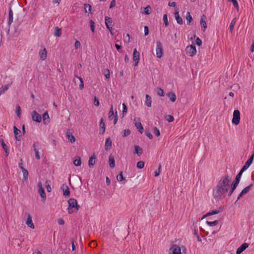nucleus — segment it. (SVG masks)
<instances>
[{"mask_svg":"<svg viewBox=\"0 0 254 254\" xmlns=\"http://www.w3.org/2000/svg\"><path fill=\"white\" fill-rule=\"evenodd\" d=\"M230 178L228 175L222 177L218 182L216 187L213 188V196L216 201L223 199L225 194L228 192Z\"/></svg>","mask_w":254,"mask_h":254,"instance_id":"1","label":"nucleus"},{"mask_svg":"<svg viewBox=\"0 0 254 254\" xmlns=\"http://www.w3.org/2000/svg\"><path fill=\"white\" fill-rule=\"evenodd\" d=\"M68 207L67 208L68 213H72L74 211L77 212L80 207L78 204L77 200L74 198H70L68 200Z\"/></svg>","mask_w":254,"mask_h":254,"instance_id":"2","label":"nucleus"},{"mask_svg":"<svg viewBox=\"0 0 254 254\" xmlns=\"http://www.w3.org/2000/svg\"><path fill=\"white\" fill-rule=\"evenodd\" d=\"M240 120V112L238 110H234L233 115L232 122L233 124L237 125L239 124Z\"/></svg>","mask_w":254,"mask_h":254,"instance_id":"3","label":"nucleus"},{"mask_svg":"<svg viewBox=\"0 0 254 254\" xmlns=\"http://www.w3.org/2000/svg\"><path fill=\"white\" fill-rule=\"evenodd\" d=\"M156 57L158 58H161L163 55V46L162 44L160 41L156 42Z\"/></svg>","mask_w":254,"mask_h":254,"instance_id":"4","label":"nucleus"},{"mask_svg":"<svg viewBox=\"0 0 254 254\" xmlns=\"http://www.w3.org/2000/svg\"><path fill=\"white\" fill-rule=\"evenodd\" d=\"M186 50L187 54L191 57L193 56L196 53L195 46L194 44L187 46Z\"/></svg>","mask_w":254,"mask_h":254,"instance_id":"5","label":"nucleus"},{"mask_svg":"<svg viewBox=\"0 0 254 254\" xmlns=\"http://www.w3.org/2000/svg\"><path fill=\"white\" fill-rule=\"evenodd\" d=\"M38 192L41 195L42 198V201L45 202L46 199V195L44 190V189L42 187V183L41 182H39L38 184Z\"/></svg>","mask_w":254,"mask_h":254,"instance_id":"6","label":"nucleus"},{"mask_svg":"<svg viewBox=\"0 0 254 254\" xmlns=\"http://www.w3.org/2000/svg\"><path fill=\"white\" fill-rule=\"evenodd\" d=\"M105 24L107 28L110 31L111 34L113 35L114 34L112 32V18L108 16H106L105 18Z\"/></svg>","mask_w":254,"mask_h":254,"instance_id":"7","label":"nucleus"},{"mask_svg":"<svg viewBox=\"0 0 254 254\" xmlns=\"http://www.w3.org/2000/svg\"><path fill=\"white\" fill-rule=\"evenodd\" d=\"M32 121L36 123H40L42 121V117L40 114L36 111H33L31 113Z\"/></svg>","mask_w":254,"mask_h":254,"instance_id":"8","label":"nucleus"},{"mask_svg":"<svg viewBox=\"0 0 254 254\" xmlns=\"http://www.w3.org/2000/svg\"><path fill=\"white\" fill-rule=\"evenodd\" d=\"M140 59V53L138 52L136 49L133 50V60L134 62V66H137L138 64Z\"/></svg>","mask_w":254,"mask_h":254,"instance_id":"9","label":"nucleus"},{"mask_svg":"<svg viewBox=\"0 0 254 254\" xmlns=\"http://www.w3.org/2000/svg\"><path fill=\"white\" fill-rule=\"evenodd\" d=\"M170 251L172 252L170 254H182L181 248L177 245H173L170 249Z\"/></svg>","mask_w":254,"mask_h":254,"instance_id":"10","label":"nucleus"},{"mask_svg":"<svg viewBox=\"0 0 254 254\" xmlns=\"http://www.w3.org/2000/svg\"><path fill=\"white\" fill-rule=\"evenodd\" d=\"M206 19V15L204 14H202L201 16L200 23V25L201 26V29L204 32L205 31V29L207 28V24H206V23L205 21Z\"/></svg>","mask_w":254,"mask_h":254,"instance_id":"11","label":"nucleus"},{"mask_svg":"<svg viewBox=\"0 0 254 254\" xmlns=\"http://www.w3.org/2000/svg\"><path fill=\"white\" fill-rule=\"evenodd\" d=\"M13 132L15 139L17 141L20 140L22 137L21 131L14 126L13 127Z\"/></svg>","mask_w":254,"mask_h":254,"instance_id":"12","label":"nucleus"},{"mask_svg":"<svg viewBox=\"0 0 254 254\" xmlns=\"http://www.w3.org/2000/svg\"><path fill=\"white\" fill-rule=\"evenodd\" d=\"M61 188L63 191V195L65 197H69L70 191L68 186L65 184H63Z\"/></svg>","mask_w":254,"mask_h":254,"instance_id":"13","label":"nucleus"},{"mask_svg":"<svg viewBox=\"0 0 254 254\" xmlns=\"http://www.w3.org/2000/svg\"><path fill=\"white\" fill-rule=\"evenodd\" d=\"M249 247V244L248 243H243L242 244L236 251V254H240L243 251H244L248 247Z\"/></svg>","mask_w":254,"mask_h":254,"instance_id":"14","label":"nucleus"},{"mask_svg":"<svg viewBox=\"0 0 254 254\" xmlns=\"http://www.w3.org/2000/svg\"><path fill=\"white\" fill-rule=\"evenodd\" d=\"M99 126V133L100 134H103L105 131V125L104 123V119L102 118L100 120Z\"/></svg>","mask_w":254,"mask_h":254,"instance_id":"15","label":"nucleus"},{"mask_svg":"<svg viewBox=\"0 0 254 254\" xmlns=\"http://www.w3.org/2000/svg\"><path fill=\"white\" fill-rule=\"evenodd\" d=\"M27 215V219L26 221V224L31 228L34 229V225L33 223L32 222V217L30 216V215L28 213L26 214Z\"/></svg>","mask_w":254,"mask_h":254,"instance_id":"16","label":"nucleus"},{"mask_svg":"<svg viewBox=\"0 0 254 254\" xmlns=\"http://www.w3.org/2000/svg\"><path fill=\"white\" fill-rule=\"evenodd\" d=\"M112 148V141L110 137L107 138L106 139L105 144V149L106 151H108L110 150Z\"/></svg>","mask_w":254,"mask_h":254,"instance_id":"17","label":"nucleus"},{"mask_svg":"<svg viewBox=\"0 0 254 254\" xmlns=\"http://www.w3.org/2000/svg\"><path fill=\"white\" fill-rule=\"evenodd\" d=\"M96 158V155L95 154H93V155L89 158V161H88V166L89 168H93L96 162L95 159Z\"/></svg>","mask_w":254,"mask_h":254,"instance_id":"18","label":"nucleus"},{"mask_svg":"<svg viewBox=\"0 0 254 254\" xmlns=\"http://www.w3.org/2000/svg\"><path fill=\"white\" fill-rule=\"evenodd\" d=\"M42 118L44 124L47 125L50 123V120L49 114L47 112L44 113V114L42 115Z\"/></svg>","mask_w":254,"mask_h":254,"instance_id":"19","label":"nucleus"},{"mask_svg":"<svg viewBox=\"0 0 254 254\" xmlns=\"http://www.w3.org/2000/svg\"><path fill=\"white\" fill-rule=\"evenodd\" d=\"M174 16L177 21V22L179 24L181 25L183 24V19H182V17L180 16L178 11H176L174 12Z\"/></svg>","mask_w":254,"mask_h":254,"instance_id":"20","label":"nucleus"},{"mask_svg":"<svg viewBox=\"0 0 254 254\" xmlns=\"http://www.w3.org/2000/svg\"><path fill=\"white\" fill-rule=\"evenodd\" d=\"M134 154H136L138 156H140L142 154L143 150L141 147L138 145H134Z\"/></svg>","mask_w":254,"mask_h":254,"instance_id":"21","label":"nucleus"},{"mask_svg":"<svg viewBox=\"0 0 254 254\" xmlns=\"http://www.w3.org/2000/svg\"><path fill=\"white\" fill-rule=\"evenodd\" d=\"M109 166L111 168H113L115 167V158H114V157L112 155H110L109 156Z\"/></svg>","mask_w":254,"mask_h":254,"instance_id":"22","label":"nucleus"},{"mask_svg":"<svg viewBox=\"0 0 254 254\" xmlns=\"http://www.w3.org/2000/svg\"><path fill=\"white\" fill-rule=\"evenodd\" d=\"M186 20H187V24L189 25H192V22L193 21V19H192V17L191 15H190V12H187L186 16Z\"/></svg>","mask_w":254,"mask_h":254,"instance_id":"23","label":"nucleus"},{"mask_svg":"<svg viewBox=\"0 0 254 254\" xmlns=\"http://www.w3.org/2000/svg\"><path fill=\"white\" fill-rule=\"evenodd\" d=\"M47 50L45 48H44L43 50H41L39 52V55L40 56V59L42 60H45L47 58Z\"/></svg>","mask_w":254,"mask_h":254,"instance_id":"24","label":"nucleus"},{"mask_svg":"<svg viewBox=\"0 0 254 254\" xmlns=\"http://www.w3.org/2000/svg\"><path fill=\"white\" fill-rule=\"evenodd\" d=\"M145 105L148 107H151L152 99L151 97L148 94L145 96Z\"/></svg>","mask_w":254,"mask_h":254,"instance_id":"25","label":"nucleus"},{"mask_svg":"<svg viewBox=\"0 0 254 254\" xmlns=\"http://www.w3.org/2000/svg\"><path fill=\"white\" fill-rule=\"evenodd\" d=\"M135 126L136 128L138 129V131L142 134L143 132L144 128L143 127L140 122L135 123Z\"/></svg>","mask_w":254,"mask_h":254,"instance_id":"26","label":"nucleus"},{"mask_svg":"<svg viewBox=\"0 0 254 254\" xmlns=\"http://www.w3.org/2000/svg\"><path fill=\"white\" fill-rule=\"evenodd\" d=\"M13 22V12L11 7H9V10L8 12V25H10L11 23Z\"/></svg>","mask_w":254,"mask_h":254,"instance_id":"27","label":"nucleus"},{"mask_svg":"<svg viewBox=\"0 0 254 254\" xmlns=\"http://www.w3.org/2000/svg\"><path fill=\"white\" fill-rule=\"evenodd\" d=\"M167 96L170 98V100L172 102H174L176 100V96L174 92H169L167 94Z\"/></svg>","mask_w":254,"mask_h":254,"instance_id":"28","label":"nucleus"},{"mask_svg":"<svg viewBox=\"0 0 254 254\" xmlns=\"http://www.w3.org/2000/svg\"><path fill=\"white\" fill-rule=\"evenodd\" d=\"M54 34L56 37H60L62 35V28H60L58 26L55 27Z\"/></svg>","mask_w":254,"mask_h":254,"instance_id":"29","label":"nucleus"},{"mask_svg":"<svg viewBox=\"0 0 254 254\" xmlns=\"http://www.w3.org/2000/svg\"><path fill=\"white\" fill-rule=\"evenodd\" d=\"M219 212H220V210H213L211 211H209V212L207 213L205 215H204L203 216V217L202 218V219H203L204 217L209 216H211V215L217 214Z\"/></svg>","mask_w":254,"mask_h":254,"instance_id":"30","label":"nucleus"},{"mask_svg":"<svg viewBox=\"0 0 254 254\" xmlns=\"http://www.w3.org/2000/svg\"><path fill=\"white\" fill-rule=\"evenodd\" d=\"M66 136L68 139L71 142H74L75 141V138L70 132H66Z\"/></svg>","mask_w":254,"mask_h":254,"instance_id":"31","label":"nucleus"},{"mask_svg":"<svg viewBox=\"0 0 254 254\" xmlns=\"http://www.w3.org/2000/svg\"><path fill=\"white\" fill-rule=\"evenodd\" d=\"M10 86V84H6L5 85H3L0 88V96L4 93L5 91H6L9 87Z\"/></svg>","mask_w":254,"mask_h":254,"instance_id":"32","label":"nucleus"},{"mask_svg":"<svg viewBox=\"0 0 254 254\" xmlns=\"http://www.w3.org/2000/svg\"><path fill=\"white\" fill-rule=\"evenodd\" d=\"M73 164L75 166H80L81 164V161L80 157L77 156L75 158L74 160L73 161Z\"/></svg>","mask_w":254,"mask_h":254,"instance_id":"33","label":"nucleus"},{"mask_svg":"<svg viewBox=\"0 0 254 254\" xmlns=\"http://www.w3.org/2000/svg\"><path fill=\"white\" fill-rule=\"evenodd\" d=\"M75 77H76L80 81L79 88L80 90H82L84 88V82L82 78L80 76H78V75H75Z\"/></svg>","mask_w":254,"mask_h":254,"instance_id":"34","label":"nucleus"},{"mask_svg":"<svg viewBox=\"0 0 254 254\" xmlns=\"http://www.w3.org/2000/svg\"><path fill=\"white\" fill-rule=\"evenodd\" d=\"M117 179L118 181L121 182L126 180L125 177L123 176V172L121 171L119 172L117 176Z\"/></svg>","mask_w":254,"mask_h":254,"instance_id":"35","label":"nucleus"},{"mask_svg":"<svg viewBox=\"0 0 254 254\" xmlns=\"http://www.w3.org/2000/svg\"><path fill=\"white\" fill-rule=\"evenodd\" d=\"M253 186V184H251V185H250L249 186L246 187L245 188H244L242 190V192L243 193L245 194H247L250 190V189H251V188Z\"/></svg>","mask_w":254,"mask_h":254,"instance_id":"36","label":"nucleus"},{"mask_svg":"<svg viewBox=\"0 0 254 254\" xmlns=\"http://www.w3.org/2000/svg\"><path fill=\"white\" fill-rule=\"evenodd\" d=\"M151 7L150 5H147L146 7L144 8V11L142 12V13L145 14H149L151 13Z\"/></svg>","mask_w":254,"mask_h":254,"instance_id":"37","label":"nucleus"},{"mask_svg":"<svg viewBox=\"0 0 254 254\" xmlns=\"http://www.w3.org/2000/svg\"><path fill=\"white\" fill-rule=\"evenodd\" d=\"M219 223L218 220H215L214 221H206V224L209 226H214L217 225Z\"/></svg>","mask_w":254,"mask_h":254,"instance_id":"38","label":"nucleus"},{"mask_svg":"<svg viewBox=\"0 0 254 254\" xmlns=\"http://www.w3.org/2000/svg\"><path fill=\"white\" fill-rule=\"evenodd\" d=\"M84 9L85 12L88 11L91 13V5L88 3H85L84 4Z\"/></svg>","mask_w":254,"mask_h":254,"instance_id":"39","label":"nucleus"},{"mask_svg":"<svg viewBox=\"0 0 254 254\" xmlns=\"http://www.w3.org/2000/svg\"><path fill=\"white\" fill-rule=\"evenodd\" d=\"M193 37L194 38H196V39H195V43H196V44L198 46H200L202 45V41H201V40L199 38L196 37V36L195 34L193 35Z\"/></svg>","mask_w":254,"mask_h":254,"instance_id":"40","label":"nucleus"},{"mask_svg":"<svg viewBox=\"0 0 254 254\" xmlns=\"http://www.w3.org/2000/svg\"><path fill=\"white\" fill-rule=\"evenodd\" d=\"M236 19L234 18L232 19V20L231 22V23H230V26H229V29H230V30L231 32H232V31L233 30L234 25L236 23Z\"/></svg>","mask_w":254,"mask_h":254,"instance_id":"41","label":"nucleus"},{"mask_svg":"<svg viewBox=\"0 0 254 254\" xmlns=\"http://www.w3.org/2000/svg\"><path fill=\"white\" fill-rule=\"evenodd\" d=\"M252 164L248 161H246L245 165L241 168V170L243 171H245Z\"/></svg>","mask_w":254,"mask_h":254,"instance_id":"42","label":"nucleus"},{"mask_svg":"<svg viewBox=\"0 0 254 254\" xmlns=\"http://www.w3.org/2000/svg\"><path fill=\"white\" fill-rule=\"evenodd\" d=\"M0 143L1 145L2 148L4 150H7L8 147L6 145V144L4 143V140L2 138H0Z\"/></svg>","mask_w":254,"mask_h":254,"instance_id":"43","label":"nucleus"},{"mask_svg":"<svg viewBox=\"0 0 254 254\" xmlns=\"http://www.w3.org/2000/svg\"><path fill=\"white\" fill-rule=\"evenodd\" d=\"M127 105L125 104H123V111H122V115L123 117L127 114Z\"/></svg>","mask_w":254,"mask_h":254,"instance_id":"44","label":"nucleus"},{"mask_svg":"<svg viewBox=\"0 0 254 254\" xmlns=\"http://www.w3.org/2000/svg\"><path fill=\"white\" fill-rule=\"evenodd\" d=\"M144 166V162L142 161H139L137 163L136 167L138 169H142Z\"/></svg>","mask_w":254,"mask_h":254,"instance_id":"45","label":"nucleus"},{"mask_svg":"<svg viewBox=\"0 0 254 254\" xmlns=\"http://www.w3.org/2000/svg\"><path fill=\"white\" fill-rule=\"evenodd\" d=\"M157 95L158 96H161V97L164 96L165 93H164V90L161 88H158Z\"/></svg>","mask_w":254,"mask_h":254,"instance_id":"46","label":"nucleus"},{"mask_svg":"<svg viewBox=\"0 0 254 254\" xmlns=\"http://www.w3.org/2000/svg\"><path fill=\"white\" fill-rule=\"evenodd\" d=\"M103 74H104L106 79L110 78V71H109V69H108V68L105 69L103 72Z\"/></svg>","mask_w":254,"mask_h":254,"instance_id":"47","label":"nucleus"},{"mask_svg":"<svg viewBox=\"0 0 254 254\" xmlns=\"http://www.w3.org/2000/svg\"><path fill=\"white\" fill-rule=\"evenodd\" d=\"M145 134L149 139H151L153 138V135L150 133L149 129H146L145 131Z\"/></svg>","mask_w":254,"mask_h":254,"instance_id":"48","label":"nucleus"},{"mask_svg":"<svg viewBox=\"0 0 254 254\" xmlns=\"http://www.w3.org/2000/svg\"><path fill=\"white\" fill-rule=\"evenodd\" d=\"M15 112H16L17 116L19 118H20V115H21V109H20V106L19 105H17L16 106Z\"/></svg>","mask_w":254,"mask_h":254,"instance_id":"49","label":"nucleus"},{"mask_svg":"<svg viewBox=\"0 0 254 254\" xmlns=\"http://www.w3.org/2000/svg\"><path fill=\"white\" fill-rule=\"evenodd\" d=\"M114 115V111H113V106H112V107L109 111V118L110 120L113 119V117Z\"/></svg>","mask_w":254,"mask_h":254,"instance_id":"50","label":"nucleus"},{"mask_svg":"<svg viewBox=\"0 0 254 254\" xmlns=\"http://www.w3.org/2000/svg\"><path fill=\"white\" fill-rule=\"evenodd\" d=\"M163 20H164L165 26L166 27L168 26H169V22L168 20L167 15L166 14H165L163 15Z\"/></svg>","mask_w":254,"mask_h":254,"instance_id":"51","label":"nucleus"},{"mask_svg":"<svg viewBox=\"0 0 254 254\" xmlns=\"http://www.w3.org/2000/svg\"><path fill=\"white\" fill-rule=\"evenodd\" d=\"M161 164H159V167L158 168V169H157L155 171V174H154V176L155 177H157L159 175H160V173L161 172Z\"/></svg>","mask_w":254,"mask_h":254,"instance_id":"52","label":"nucleus"},{"mask_svg":"<svg viewBox=\"0 0 254 254\" xmlns=\"http://www.w3.org/2000/svg\"><path fill=\"white\" fill-rule=\"evenodd\" d=\"M90 26L91 31L94 32L95 31V22L92 20H90Z\"/></svg>","mask_w":254,"mask_h":254,"instance_id":"53","label":"nucleus"},{"mask_svg":"<svg viewBox=\"0 0 254 254\" xmlns=\"http://www.w3.org/2000/svg\"><path fill=\"white\" fill-rule=\"evenodd\" d=\"M131 133L130 130L129 129H126L124 130L123 137H126L129 135Z\"/></svg>","mask_w":254,"mask_h":254,"instance_id":"54","label":"nucleus"},{"mask_svg":"<svg viewBox=\"0 0 254 254\" xmlns=\"http://www.w3.org/2000/svg\"><path fill=\"white\" fill-rule=\"evenodd\" d=\"M40 145L38 142H35L33 144V147L34 149V151H35V149L36 150H38L40 148Z\"/></svg>","mask_w":254,"mask_h":254,"instance_id":"55","label":"nucleus"},{"mask_svg":"<svg viewBox=\"0 0 254 254\" xmlns=\"http://www.w3.org/2000/svg\"><path fill=\"white\" fill-rule=\"evenodd\" d=\"M229 1H231L233 3L234 6L237 9L239 8V4L237 1V0H228Z\"/></svg>","mask_w":254,"mask_h":254,"instance_id":"56","label":"nucleus"},{"mask_svg":"<svg viewBox=\"0 0 254 254\" xmlns=\"http://www.w3.org/2000/svg\"><path fill=\"white\" fill-rule=\"evenodd\" d=\"M154 133L156 136H159L160 135V132L159 129L157 127H154Z\"/></svg>","mask_w":254,"mask_h":254,"instance_id":"57","label":"nucleus"},{"mask_svg":"<svg viewBox=\"0 0 254 254\" xmlns=\"http://www.w3.org/2000/svg\"><path fill=\"white\" fill-rule=\"evenodd\" d=\"M244 172V171H243V170H242L241 169L240 172L238 173V174L236 176L235 178L237 179L238 180L239 179V180H240L241 178V176H242V174H243Z\"/></svg>","mask_w":254,"mask_h":254,"instance_id":"58","label":"nucleus"},{"mask_svg":"<svg viewBox=\"0 0 254 254\" xmlns=\"http://www.w3.org/2000/svg\"><path fill=\"white\" fill-rule=\"evenodd\" d=\"M23 181H26L27 180L28 175V172L27 170L24 171V172H23Z\"/></svg>","mask_w":254,"mask_h":254,"instance_id":"59","label":"nucleus"},{"mask_svg":"<svg viewBox=\"0 0 254 254\" xmlns=\"http://www.w3.org/2000/svg\"><path fill=\"white\" fill-rule=\"evenodd\" d=\"M75 240L73 238L71 239V248H72V251H73L75 250V245L74 244Z\"/></svg>","mask_w":254,"mask_h":254,"instance_id":"60","label":"nucleus"},{"mask_svg":"<svg viewBox=\"0 0 254 254\" xmlns=\"http://www.w3.org/2000/svg\"><path fill=\"white\" fill-rule=\"evenodd\" d=\"M94 104L96 106H99L100 105L99 101L98 98L96 97V96L94 97Z\"/></svg>","mask_w":254,"mask_h":254,"instance_id":"61","label":"nucleus"},{"mask_svg":"<svg viewBox=\"0 0 254 254\" xmlns=\"http://www.w3.org/2000/svg\"><path fill=\"white\" fill-rule=\"evenodd\" d=\"M236 189L234 187H230V190L228 194V196H231L232 193L234 192Z\"/></svg>","mask_w":254,"mask_h":254,"instance_id":"62","label":"nucleus"},{"mask_svg":"<svg viewBox=\"0 0 254 254\" xmlns=\"http://www.w3.org/2000/svg\"><path fill=\"white\" fill-rule=\"evenodd\" d=\"M169 122H172L173 121H174V118L173 116H171V115H168L167 116V118L166 119Z\"/></svg>","mask_w":254,"mask_h":254,"instance_id":"63","label":"nucleus"},{"mask_svg":"<svg viewBox=\"0 0 254 254\" xmlns=\"http://www.w3.org/2000/svg\"><path fill=\"white\" fill-rule=\"evenodd\" d=\"M81 45V44H80V42L78 41V40H76L75 42V45H74V47H75V48L76 49H77Z\"/></svg>","mask_w":254,"mask_h":254,"instance_id":"64","label":"nucleus"}]
</instances>
